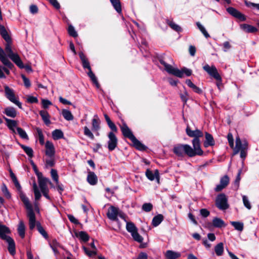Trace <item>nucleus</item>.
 <instances>
[{"mask_svg":"<svg viewBox=\"0 0 259 259\" xmlns=\"http://www.w3.org/2000/svg\"><path fill=\"white\" fill-rule=\"evenodd\" d=\"M20 197L27 209V215L29 220V229L33 230L36 225V219L32 206L30 203L28 198L22 192H20Z\"/></svg>","mask_w":259,"mask_h":259,"instance_id":"f03ea898","label":"nucleus"},{"mask_svg":"<svg viewBox=\"0 0 259 259\" xmlns=\"http://www.w3.org/2000/svg\"><path fill=\"white\" fill-rule=\"evenodd\" d=\"M5 240L8 244L9 252L11 255H14L16 253L15 243L14 240L11 237H9Z\"/></svg>","mask_w":259,"mask_h":259,"instance_id":"a211bd4d","label":"nucleus"},{"mask_svg":"<svg viewBox=\"0 0 259 259\" xmlns=\"http://www.w3.org/2000/svg\"><path fill=\"white\" fill-rule=\"evenodd\" d=\"M109 141L108 142V148L109 151H113L117 145V139L113 132H110L108 135Z\"/></svg>","mask_w":259,"mask_h":259,"instance_id":"1a4fd4ad","label":"nucleus"},{"mask_svg":"<svg viewBox=\"0 0 259 259\" xmlns=\"http://www.w3.org/2000/svg\"><path fill=\"white\" fill-rule=\"evenodd\" d=\"M87 181L91 185H95L97 183L98 178L97 176L94 172H88Z\"/></svg>","mask_w":259,"mask_h":259,"instance_id":"412c9836","label":"nucleus"},{"mask_svg":"<svg viewBox=\"0 0 259 259\" xmlns=\"http://www.w3.org/2000/svg\"><path fill=\"white\" fill-rule=\"evenodd\" d=\"M152 208V205L150 203H144L142 206V209L146 212L151 211Z\"/></svg>","mask_w":259,"mask_h":259,"instance_id":"4d7b16f0","label":"nucleus"},{"mask_svg":"<svg viewBox=\"0 0 259 259\" xmlns=\"http://www.w3.org/2000/svg\"><path fill=\"white\" fill-rule=\"evenodd\" d=\"M2 191L4 195L8 198L10 197V194L5 185H4V186L2 187Z\"/></svg>","mask_w":259,"mask_h":259,"instance_id":"338daca9","label":"nucleus"},{"mask_svg":"<svg viewBox=\"0 0 259 259\" xmlns=\"http://www.w3.org/2000/svg\"><path fill=\"white\" fill-rule=\"evenodd\" d=\"M46 167H53L55 165V160L54 157H47L45 159Z\"/></svg>","mask_w":259,"mask_h":259,"instance_id":"e433bc0d","label":"nucleus"},{"mask_svg":"<svg viewBox=\"0 0 259 259\" xmlns=\"http://www.w3.org/2000/svg\"><path fill=\"white\" fill-rule=\"evenodd\" d=\"M68 31L70 35L75 37L77 36V33L75 30L74 27L72 25H69L68 29Z\"/></svg>","mask_w":259,"mask_h":259,"instance_id":"5fc2aeb1","label":"nucleus"},{"mask_svg":"<svg viewBox=\"0 0 259 259\" xmlns=\"http://www.w3.org/2000/svg\"><path fill=\"white\" fill-rule=\"evenodd\" d=\"M51 174L53 179L57 184H58L59 179L57 170L54 169H52Z\"/></svg>","mask_w":259,"mask_h":259,"instance_id":"6e6d98bb","label":"nucleus"},{"mask_svg":"<svg viewBox=\"0 0 259 259\" xmlns=\"http://www.w3.org/2000/svg\"><path fill=\"white\" fill-rule=\"evenodd\" d=\"M146 176L150 181H153L156 179L157 182L158 183H159V171L157 169L155 170L154 173H153L151 170L147 169L146 171Z\"/></svg>","mask_w":259,"mask_h":259,"instance_id":"f3484780","label":"nucleus"},{"mask_svg":"<svg viewBox=\"0 0 259 259\" xmlns=\"http://www.w3.org/2000/svg\"><path fill=\"white\" fill-rule=\"evenodd\" d=\"M120 128L122 133L123 135L126 138H128L132 140L134 137V135L133 134L131 130L128 128L127 125L124 123L121 126Z\"/></svg>","mask_w":259,"mask_h":259,"instance_id":"2eb2a0df","label":"nucleus"},{"mask_svg":"<svg viewBox=\"0 0 259 259\" xmlns=\"http://www.w3.org/2000/svg\"><path fill=\"white\" fill-rule=\"evenodd\" d=\"M17 131L20 137L24 139H28V137L24 130L21 127H17Z\"/></svg>","mask_w":259,"mask_h":259,"instance_id":"8fccbe9b","label":"nucleus"},{"mask_svg":"<svg viewBox=\"0 0 259 259\" xmlns=\"http://www.w3.org/2000/svg\"><path fill=\"white\" fill-rule=\"evenodd\" d=\"M4 113L8 116L15 118L17 116V112L15 109L13 107H7L5 108Z\"/></svg>","mask_w":259,"mask_h":259,"instance_id":"c85d7f7f","label":"nucleus"},{"mask_svg":"<svg viewBox=\"0 0 259 259\" xmlns=\"http://www.w3.org/2000/svg\"><path fill=\"white\" fill-rule=\"evenodd\" d=\"M52 137L54 140H58L63 137V133L60 130H55L52 132Z\"/></svg>","mask_w":259,"mask_h":259,"instance_id":"4c0bfd02","label":"nucleus"},{"mask_svg":"<svg viewBox=\"0 0 259 259\" xmlns=\"http://www.w3.org/2000/svg\"><path fill=\"white\" fill-rule=\"evenodd\" d=\"M4 88L5 96L11 102L18 106L19 108H22V104L16 97L14 91L7 85H5Z\"/></svg>","mask_w":259,"mask_h":259,"instance_id":"39448f33","label":"nucleus"},{"mask_svg":"<svg viewBox=\"0 0 259 259\" xmlns=\"http://www.w3.org/2000/svg\"><path fill=\"white\" fill-rule=\"evenodd\" d=\"M4 118L7 122V125L11 130L14 131V128L17 126V121L14 120L10 119L7 117H4Z\"/></svg>","mask_w":259,"mask_h":259,"instance_id":"f704fd0d","label":"nucleus"},{"mask_svg":"<svg viewBox=\"0 0 259 259\" xmlns=\"http://www.w3.org/2000/svg\"><path fill=\"white\" fill-rule=\"evenodd\" d=\"M167 24L168 25L174 30L179 32L181 31V28L177 24H175L174 22L170 21H167Z\"/></svg>","mask_w":259,"mask_h":259,"instance_id":"3c124183","label":"nucleus"},{"mask_svg":"<svg viewBox=\"0 0 259 259\" xmlns=\"http://www.w3.org/2000/svg\"><path fill=\"white\" fill-rule=\"evenodd\" d=\"M230 182V179L227 175H225L220 179V184L217 185L214 188L215 192L221 191L223 189L225 188Z\"/></svg>","mask_w":259,"mask_h":259,"instance_id":"9b49d317","label":"nucleus"},{"mask_svg":"<svg viewBox=\"0 0 259 259\" xmlns=\"http://www.w3.org/2000/svg\"><path fill=\"white\" fill-rule=\"evenodd\" d=\"M240 27L243 31L247 33H253L257 31L256 27L246 24L240 25Z\"/></svg>","mask_w":259,"mask_h":259,"instance_id":"393cba45","label":"nucleus"},{"mask_svg":"<svg viewBox=\"0 0 259 259\" xmlns=\"http://www.w3.org/2000/svg\"><path fill=\"white\" fill-rule=\"evenodd\" d=\"M10 233L9 229L5 225L0 224V238L3 240H6L8 238L10 237L7 234Z\"/></svg>","mask_w":259,"mask_h":259,"instance_id":"6ab92c4d","label":"nucleus"},{"mask_svg":"<svg viewBox=\"0 0 259 259\" xmlns=\"http://www.w3.org/2000/svg\"><path fill=\"white\" fill-rule=\"evenodd\" d=\"M126 228L127 231L131 233V234L138 230L134 224L132 222H127Z\"/></svg>","mask_w":259,"mask_h":259,"instance_id":"c03bdc74","label":"nucleus"},{"mask_svg":"<svg viewBox=\"0 0 259 259\" xmlns=\"http://www.w3.org/2000/svg\"><path fill=\"white\" fill-rule=\"evenodd\" d=\"M76 236L79 237L80 239L84 242H87L90 238L89 235L84 231L79 232L78 234L76 235Z\"/></svg>","mask_w":259,"mask_h":259,"instance_id":"58836bf2","label":"nucleus"},{"mask_svg":"<svg viewBox=\"0 0 259 259\" xmlns=\"http://www.w3.org/2000/svg\"><path fill=\"white\" fill-rule=\"evenodd\" d=\"M181 255V253L170 250H167L165 253V256L166 259H177L180 257Z\"/></svg>","mask_w":259,"mask_h":259,"instance_id":"4be33fe9","label":"nucleus"},{"mask_svg":"<svg viewBox=\"0 0 259 259\" xmlns=\"http://www.w3.org/2000/svg\"><path fill=\"white\" fill-rule=\"evenodd\" d=\"M37 176L38 185L41 191L48 190V183H49L50 184H51L50 180L44 177L41 173H38Z\"/></svg>","mask_w":259,"mask_h":259,"instance_id":"9d476101","label":"nucleus"},{"mask_svg":"<svg viewBox=\"0 0 259 259\" xmlns=\"http://www.w3.org/2000/svg\"><path fill=\"white\" fill-rule=\"evenodd\" d=\"M227 11L230 15L238 18L240 21H244L245 20V16L233 7L227 8Z\"/></svg>","mask_w":259,"mask_h":259,"instance_id":"4468645a","label":"nucleus"},{"mask_svg":"<svg viewBox=\"0 0 259 259\" xmlns=\"http://www.w3.org/2000/svg\"><path fill=\"white\" fill-rule=\"evenodd\" d=\"M21 77L23 80L25 86L26 88H29L31 85L29 79L27 78L24 75H22Z\"/></svg>","mask_w":259,"mask_h":259,"instance_id":"bf43d9fd","label":"nucleus"},{"mask_svg":"<svg viewBox=\"0 0 259 259\" xmlns=\"http://www.w3.org/2000/svg\"><path fill=\"white\" fill-rule=\"evenodd\" d=\"M119 209L114 206H110L107 213L108 218L112 221H116L119 213Z\"/></svg>","mask_w":259,"mask_h":259,"instance_id":"ddd939ff","label":"nucleus"},{"mask_svg":"<svg viewBox=\"0 0 259 259\" xmlns=\"http://www.w3.org/2000/svg\"><path fill=\"white\" fill-rule=\"evenodd\" d=\"M41 103L43 108L45 109L48 108L50 105H51L52 104L51 101L47 99H42Z\"/></svg>","mask_w":259,"mask_h":259,"instance_id":"13d9d810","label":"nucleus"},{"mask_svg":"<svg viewBox=\"0 0 259 259\" xmlns=\"http://www.w3.org/2000/svg\"><path fill=\"white\" fill-rule=\"evenodd\" d=\"M196 25L206 38H208L210 37L209 34L206 30L205 27L199 22H196Z\"/></svg>","mask_w":259,"mask_h":259,"instance_id":"a19ab883","label":"nucleus"},{"mask_svg":"<svg viewBox=\"0 0 259 259\" xmlns=\"http://www.w3.org/2000/svg\"><path fill=\"white\" fill-rule=\"evenodd\" d=\"M107 124L109 126V127H110V128L113 132H117V127L116 126L115 124L112 121H111L110 122H108L107 123Z\"/></svg>","mask_w":259,"mask_h":259,"instance_id":"e2e57ef3","label":"nucleus"},{"mask_svg":"<svg viewBox=\"0 0 259 259\" xmlns=\"http://www.w3.org/2000/svg\"><path fill=\"white\" fill-rule=\"evenodd\" d=\"M39 114L41 116L43 121L47 125H49L51 123L50 120V117L47 111L45 110H41L39 112Z\"/></svg>","mask_w":259,"mask_h":259,"instance_id":"cd10ccee","label":"nucleus"},{"mask_svg":"<svg viewBox=\"0 0 259 259\" xmlns=\"http://www.w3.org/2000/svg\"><path fill=\"white\" fill-rule=\"evenodd\" d=\"M36 226L38 232L44 236V237L47 238L48 237V234L43 227L39 223L37 224Z\"/></svg>","mask_w":259,"mask_h":259,"instance_id":"603ef678","label":"nucleus"},{"mask_svg":"<svg viewBox=\"0 0 259 259\" xmlns=\"http://www.w3.org/2000/svg\"><path fill=\"white\" fill-rule=\"evenodd\" d=\"M134 146L138 150H145L146 149L145 146L142 144L135 137L132 140Z\"/></svg>","mask_w":259,"mask_h":259,"instance_id":"c756f323","label":"nucleus"},{"mask_svg":"<svg viewBox=\"0 0 259 259\" xmlns=\"http://www.w3.org/2000/svg\"><path fill=\"white\" fill-rule=\"evenodd\" d=\"M212 225L216 228H222L225 227L226 225L223 220L219 218H214L212 220Z\"/></svg>","mask_w":259,"mask_h":259,"instance_id":"bb28decb","label":"nucleus"},{"mask_svg":"<svg viewBox=\"0 0 259 259\" xmlns=\"http://www.w3.org/2000/svg\"><path fill=\"white\" fill-rule=\"evenodd\" d=\"M160 63L163 65L165 70L169 74L174 75L179 77H182L184 73L187 76H190L192 74V71L186 68H183L182 70H179L177 68H174L171 65L168 64L163 60H160Z\"/></svg>","mask_w":259,"mask_h":259,"instance_id":"7ed1b4c3","label":"nucleus"},{"mask_svg":"<svg viewBox=\"0 0 259 259\" xmlns=\"http://www.w3.org/2000/svg\"><path fill=\"white\" fill-rule=\"evenodd\" d=\"M45 154L47 157H54L55 153V147L53 144L49 141H47L45 145Z\"/></svg>","mask_w":259,"mask_h":259,"instance_id":"f8f14e48","label":"nucleus"},{"mask_svg":"<svg viewBox=\"0 0 259 259\" xmlns=\"http://www.w3.org/2000/svg\"><path fill=\"white\" fill-rule=\"evenodd\" d=\"M0 34H1L2 37L6 41V43L11 42L12 41L10 36L8 34L5 27L2 25H0Z\"/></svg>","mask_w":259,"mask_h":259,"instance_id":"aec40b11","label":"nucleus"},{"mask_svg":"<svg viewBox=\"0 0 259 259\" xmlns=\"http://www.w3.org/2000/svg\"><path fill=\"white\" fill-rule=\"evenodd\" d=\"M231 225L238 231H242L243 229V224L239 222H231Z\"/></svg>","mask_w":259,"mask_h":259,"instance_id":"49530a36","label":"nucleus"},{"mask_svg":"<svg viewBox=\"0 0 259 259\" xmlns=\"http://www.w3.org/2000/svg\"><path fill=\"white\" fill-rule=\"evenodd\" d=\"M200 212L201 215L205 218L208 217L210 214L209 211L205 208L201 209L200 210Z\"/></svg>","mask_w":259,"mask_h":259,"instance_id":"69168bd1","label":"nucleus"},{"mask_svg":"<svg viewBox=\"0 0 259 259\" xmlns=\"http://www.w3.org/2000/svg\"><path fill=\"white\" fill-rule=\"evenodd\" d=\"M100 128V120L98 118V116L95 115L92 120V130L94 132H97V135L98 136L99 133L98 131Z\"/></svg>","mask_w":259,"mask_h":259,"instance_id":"b1692460","label":"nucleus"},{"mask_svg":"<svg viewBox=\"0 0 259 259\" xmlns=\"http://www.w3.org/2000/svg\"><path fill=\"white\" fill-rule=\"evenodd\" d=\"M6 53L8 57L20 68H24L23 63L20 57L17 53H13L12 49V41L7 42L5 45V51L0 47V60L6 66L11 69L13 67V64L7 57Z\"/></svg>","mask_w":259,"mask_h":259,"instance_id":"f257e3e1","label":"nucleus"},{"mask_svg":"<svg viewBox=\"0 0 259 259\" xmlns=\"http://www.w3.org/2000/svg\"><path fill=\"white\" fill-rule=\"evenodd\" d=\"M131 235L136 241L141 243L143 240V238L138 233V230L131 233Z\"/></svg>","mask_w":259,"mask_h":259,"instance_id":"a18cd8bd","label":"nucleus"},{"mask_svg":"<svg viewBox=\"0 0 259 259\" xmlns=\"http://www.w3.org/2000/svg\"><path fill=\"white\" fill-rule=\"evenodd\" d=\"M163 220V216L162 214H158L155 216L153 220L152 224L153 226L156 227L158 226Z\"/></svg>","mask_w":259,"mask_h":259,"instance_id":"2f4dec72","label":"nucleus"},{"mask_svg":"<svg viewBox=\"0 0 259 259\" xmlns=\"http://www.w3.org/2000/svg\"><path fill=\"white\" fill-rule=\"evenodd\" d=\"M27 101L28 103H35L38 102V99L37 98L31 96L28 97Z\"/></svg>","mask_w":259,"mask_h":259,"instance_id":"0e129e2a","label":"nucleus"},{"mask_svg":"<svg viewBox=\"0 0 259 259\" xmlns=\"http://www.w3.org/2000/svg\"><path fill=\"white\" fill-rule=\"evenodd\" d=\"M242 201L244 204V206L248 210L251 209L252 206L250 203V202L247 197V196L245 195L242 196Z\"/></svg>","mask_w":259,"mask_h":259,"instance_id":"37998d69","label":"nucleus"},{"mask_svg":"<svg viewBox=\"0 0 259 259\" xmlns=\"http://www.w3.org/2000/svg\"><path fill=\"white\" fill-rule=\"evenodd\" d=\"M79 56L81 61L83 67L84 68L90 69L91 68L90 65V63L84 54L82 52H80L79 53Z\"/></svg>","mask_w":259,"mask_h":259,"instance_id":"a878e982","label":"nucleus"},{"mask_svg":"<svg viewBox=\"0 0 259 259\" xmlns=\"http://www.w3.org/2000/svg\"><path fill=\"white\" fill-rule=\"evenodd\" d=\"M174 153L178 156H183L184 154L190 157L191 147L187 144H178L174 146Z\"/></svg>","mask_w":259,"mask_h":259,"instance_id":"20e7f679","label":"nucleus"},{"mask_svg":"<svg viewBox=\"0 0 259 259\" xmlns=\"http://www.w3.org/2000/svg\"><path fill=\"white\" fill-rule=\"evenodd\" d=\"M82 248L87 255L89 256H92L97 254V250H93L92 251H90L87 247L85 246H83Z\"/></svg>","mask_w":259,"mask_h":259,"instance_id":"864d4df0","label":"nucleus"},{"mask_svg":"<svg viewBox=\"0 0 259 259\" xmlns=\"http://www.w3.org/2000/svg\"><path fill=\"white\" fill-rule=\"evenodd\" d=\"M62 114L66 120L70 121L73 119V116L72 114L68 110L63 109L62 111Z\"/></svg>","mask_w":259,"mask_h":259,"instance_id":"473e14b6","label":"nucleus"},{"mask_svg":"<svg viewBox=\"0 0 259 259\" xmlns=\"http://www.w3.org/2000/svg\"><path fill=\"white\" fill-rule=\"evenodd\" d=\"M21 147L23 149V150L29 157L31 158L33 156V151L31 148L24 146L23 145H21Z\"/></svg>","mask_w":259,"mask_h":259,"instance_id":"79ce46f5","label":"nucleus"},{"mask_svg":"<svg viewBox=\"0 0 259 259\" xmlns=\"http://www.w3.org/2000/svg\"><path fill=\"white\" fill-rule=\"evenodd\" d=\"M193 148L191 147V152H190V157H194L196 155H202L203 151L200 147V141L199 139H193L192 140Z\"/></svg>","mask_w":259,"mask_h":259,"instance_id":"423d86ee","label":"nucleus"},{"mask_svg":"<svg viewBox=\"0 0 259 259\" xmlns=\"http://www.w3.org/2000/svg\"><path fill=\"white\" fill-rule=\"evenodd\" d=\"M148 258V255L145 252H140L139 254L138 255L137 259H147Z\"/></svg>","mask_w":259,"mask_h":259,"instance_id":"774afa93","label":"nucleus"},{"mask_svg":"<svg viewBox=\"0 0 259 259\" xmlns=\"http://www.w3.org/2000/svg\"><path fill=\"white\" fill-rule=\"evenodd\" d=\"M186 133L190 137H194V139H199L200 137H203V133L199 130H196L194 131H192L189 127H187L186 128Z\"/></svg>","mask_w":259,"mask_h":259,"instance_id":"dca6fc26","label":"nucleus"},{"mask_svg":"<svg viewBox=\"0 0 259 259\" xmlns=\"http://www.w3.org/2000/svg\"><path fill=\"white\" fill-rule=\"evenodd\" d=\"M215 204L218 208L221 210H226L229 207L227 199L224 194L219 195L215 201Z\"/></svg>","mask_w":259,"mask_h":259,"instance_id":"0eeeda50","label":"nucleus"},{"mask_svg":"<svg viewBox=\"0 0 259 259\" xmlns=\"http://www.w3.org/2000/svg\"><path fill=\"white\" fill-rule=\"evenodd\" d=\"M245 5L248 7H253L259 10V4H255L247 1H244Z\"/></svg>","mask_w":259,"mask_h":259,"instance_id":"052dcab7","label":"nucleus"},{"mask_svg":"<svg viewBox=\"0 0 259 259\" xmlns=\"http://www.w3.org/2000/svg\"><path fill=\"white\" fill-rule=\"evenodd\" d=\"M205 139L206 140L204 143V147H207L214 145L215 142L212 136L207 132L205 133Z\"/></svg>","mask_w":259,"mask_h":259,"instance_id":"5701e85b","label":"nucleus"},{"mask_svg":"<svg viewBox=\"0 0 259 259\" xmlns=\"http://www.w3.org/2000/svg\"><path fill=\"white\" fill-rule=\"evenodd\" d=\"M25 227L24 224L22 221H20L18 225V232L22 238H23L25 237Z\"/></svg>","mask_w":259,"mask_h":259,"instance_id":"72a5a7b5","label":"nucleus"},{"mask_svg":"<svg viewBox=\"0 0 259 259\" xmlns=\"http://www.w3.org/2000/svg\"><path fill=\"white\" fill-rule=\"evenodd\" d=\"M114 9L118 13H121V8L119 0H110Z\"/></svg>","mask_w":259,"mask_h":259,"instance_id":"ea45409f","label":"nucleus"},{"mask_svg":"<svg viewBox=\"0 0 259 259\" xmlns=\"http://www.w3.org/2000/svg\"><path fill=\"white\" fill-rule=\"evenodd\" d=\"M88 70H89V72L88 73V74L89 76L91 78V79L92 80V81L93 82V83H95L97 85V87H98L99 85L96 76L95 75L94 73L92 72L91 68L90 69H88Z\"/></svg>","mask_w":259,"mask_h":259,"instance_id":"de8ad7c7","label":"nucleus"},{"mask_svg":"<svg viewBox=\"0 0 259 259\" xmlns=\"http://www.w3.org/2000/svg\"><path fill=\"white\" fill-rule=\"evenodd\" d=\"M246 146H247L246 144H243V145L242 144L241 141L239 138H236L235 154L237 153L241 149H244V148H246Z\"/></svg>","mask_w":259,"mask_h":259,"instance_id":"7c9ffc66","label":"nucleus"},{"mask_svg":"<svg viewBox=\"0 0 259 259\" xmlns=\"http://www.w3.org/2000/svg\"><path fill=\"white\" fill-rule=\"evenodd\" d=\"M203 69L209 75L212 76L217 80H221V77L219 74L218 70L214 66L212 65L210 66L209 65L206 64L203 67Z\"/></svg>","mask_w":259,"mask_h":259,"instance_id":"6e6552de","label":"nucleus"},{"mask_svg":"<svg viewBox=\"0 0 259 259\" xmlns=\"http://www.w3.org/2000/svg\"><path fill=\"white\" fill-rule=\"evenodd\" d=\"M214 251L216 254L218 256H221L223 254L224 252V244L221 242L218 244L214 247Z\"/></svg>","mask_w":259,"mask_h":259,"instance_id":"c9c22d12","label":"nucleus"},{"mask_svg":"<svg viewBox=\"0 0 259 259\" xmlns=\"http://www.w3.org/2000/svg\"><path fill=\"white\" fill-rule=\"evenodd\" d=\"M227 138L229 145L231 147L233 148L234 146V139L233 135H232V134L229 133L228 135Z\"/></svg>","mask_w":259,"mask_h":259,"instance_id":"680f3d73","label":"nucleus"},{"mask_svg":"<svg viewBox=\"0 0 259 259\" xmlns=\"http://www.w3.org/2000/svg\"><path fill=\"white\" fill-rule=\"evenodd\" d=\"M83 133L85 136H87L91 140H94L95 139L93 134L87 126H84L83 127Z\"/></svg>","mask_w":259,"mask_h":259,"instance_id":"09e8293b","label":"nucleus"}]
</instances>
